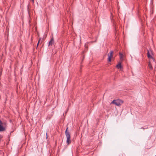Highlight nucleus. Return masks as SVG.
Listing matches in <instances>:
<instances>
[{"label":"nucleus","instance_id":"7","mask_svg":"<svg viewBox=\"0 0 156 156\" xmlns=\"http://www.w3.org/2000/svg\"><path fill=\"white\" fill-rule=\"evenodd\" d=\"M119 56H120V60L121 61H123L124 60V56L121 53H120L119 54Z\"/></svg>","mask_w":156,"mask_h":156},{"label":"nucleus","instance_id":"13","mask_svg":"<svg viewBox=\"0 0 156 156\" xmlns=\"http://www.w3.org/2000/svg\"><path fill=\"white\" fill-rule=\"evenodd\" d=\"M32 1H33V2L34 1V0H32Z\"/></svg>","mask_w":156,"mask_h":156},{"label":"nucleus","instance_id":"2","mask_svg":"<svg viewBox=\"0 0 156 156\" xmlns=\"http://www.w3.org/2000/svg\"><path fill=\"white\" fill-rule=\"evenodd\" d=\"M6 127V123L5 122H2L0 120V132L5 131Z\"/></svg>","mask_w":156,"mask_h":156},{"label":"nucleus","instance_id":"6","mask_svg":"<svg viewBox=\"0 0 156 156\" xmlns=\"http://www.w3.org/2000/svg\"><path fill=\"white\" fill-rule=\"evenodd\" d=\"M116 68L118 69H120V70L122 69V67L121 65V63H119L116 66Z\"/></svg>","mask_w":156,"mask_h":156},{"label":"nucleus","instance_id":"3","mask_svg":"<svg viewBox=\"0 0 156 156\" xmlns=\"http://www.w3.org/2000/svg\"><path fill=\"white\" fill-rule=\"evenodd\" d=\"M123 103V101L120 99H117L114 100L112 102L111 104H115V105L119 106L121 105Z\"/></svg>","mask_w":156,"mask_h":156},{"label":"nucleus","instance_id":"5","mask_svg":"<svg viewBox=\"0 0 156 156\" xmlns=\"http://www.w3.org/2000/svg\"><path fill=\"white\" fill-rule=\"evenodd\" d=\"M113 51H110V54H108V61L109 62H111V58L112 57V55L113 54Z\"/></svg>","mask_w":156,"mask_h":156},{"label":"nucleus","instance_id":"4","mask_svg":"<svg viewBox=\"0 0 156 156\" xmlns=\"http://www.w3.org/2000/svg\"><path fill=\"white\" fill-rule=\"evenodd\" d=\"M152 51L151 50H147V56L149 59H152L154 62H155V60L152 56Z\"/></svg>","mask_w":156,"mask_h":156},{"label":"nucleus","instance_id":"10","mask_svg":"<svg viewBox=\"0 0 156 156\" xmlns=\"http://www.w3.org/2000/svg\"><path fill=\"white\" fill-rule=\"evenodd\" d=\"M41 41V39H40L38 40V43H39Z\"/></svg>","mask_w":156,"mask_h":156},{"label":"nucleus","instance_id":"11","mask_svg":"<svg viewBox=\"0 0 156 156\" xmlns=\"http://www.w3.org/2000/svg\"><path fill=\"white\" fill-rule=\"evenodd\" d=\"M39 44V43H37V46H38V45Z\"/></svg>","mask_w":156,"mask_h":156},{"label":"nucleus","instance_id":"9","mask_svg":"<svg viewBox=\"0 0 156 156\" xmlns=\"http://www.w3.org/2000/svg\"><path fill=\"white\" fill-rule=\"evenodd\" d=\"M148 66L149 68L150 69H152V65H151V62H149L148 63Z\"/></svg>","mask_w":156,"mask_h":156},{"label":"nucleus","instance_id":"1","mask_svg":"<svg viewBox=\"0 0 156 156\" xmlns=\"http://www.w3.org/2000/svg\"><path fill=\"white\" fill-rule=\"evenodd\" d=\"M68 128L67 127L65 131V133L67 138L66 143L67 144L69 145L71 143V141L70 140V134L69 132L68 131Z\"/></svg>","mask_w":156,"mask_h":156},{"label":"nucleus","instance_id":"8","mask_svg":"<svg viewBox=\"0 0 156 156\" xmlns=\"http://www.w3.org/2000/svg\"><path fill=\"white\" fill-rule=\"evenodd\" d=\"M54 41L53 38L51 39L50 41L49 42V46L51 45L54 43Z\"/></svg>","mask_w":156,"mask_h":156},{"label":"nucleus","instance_id":"12","mask_svg":"<svg viewBox=\"0 0 156 156\" xmlns=\"http://www.w3.org/2000/svg\"><path fill=\"white\" fill-rule=\"evenodd\" d=\"M141 129H144V128H143V127H142V128H141Z\"/></svg>","mask_w":156,"mask_h":156}]
</instances>
